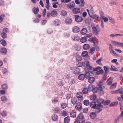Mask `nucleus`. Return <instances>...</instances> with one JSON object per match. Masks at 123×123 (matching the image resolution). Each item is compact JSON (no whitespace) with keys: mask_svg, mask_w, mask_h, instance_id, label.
<instances>
[{"mask_svg":"<svg viewBox=\"0 0 123 123\" xmlns=\"http://www.w3.org/2000/svg\"><path fill=\"white\" fill-rule=\"evenodd\" d=\"M96 95L95 94H94L90 96V98L91 100H94L96 99Z\"/></svg>","mask_w":123,"mask_h":123,"instance_id":"nucleus-35","label":"nucleus"},{"mask_svg":"<svg viewBox=\"0 0 123 123\" xmlns=\"http://www.w3.org/2000/svg\"><path fill=\"white\" fill-rule=\"evenodd\" d=\"M75 21L77 22H81L83 20V18L81 17L78 15H75Z\"/></svg>","mask_w":123,"mask_h":123,"instance_id":"nucleus-5","label":"nucleus"},{"mask_svg":"<svg viewBox=\"0 0 123 123\" xmlns=\"http://www.w3.org/2000/svg\"><path fill=\"white\" fill-rule=\"evenodd\" d=\"M88 54V52L86 51H83L82 53V55L83 56H87Z\"/></svg>","mask_w":123,"mask_h":123,"instance_id":"nucleus-39","label":"nucleus"},{"mask_svg":"<svg viewBox=\"0 0 123 123\" xmlns=\"http://www.w3.org/2000/svg\"><path fill=\"white\" fill-rule=\"evenodd\" d=\"M84 102V104L85 105L87 106L89 105V101L88 100H85Z\"/></svg>","mask_w":123,"mask_h":123,"instance_id":"nucleus-42","label":"nucleus"},{"mask_svg":"<svg viewBox=\"0 0 123 123\" xmlns=\"http://www.w3.org/2000/svg\"><path fill=\"white\" fill-rule=\"evenodd\" d=\"M54 23L55 25H58L60 24L61 22L59 20L55 19L54 21Z\"/></svg>","mask_w":123,"mask_h":123,"instance_id":"nucleus-30","label":"nucleus"},{"mask_svg":"<svg viewBox=\"0 0 123 123\" xmlns=\"http://www.w3.org/2000/svg\"><path fill=\"white\" fill-rule=\"evenodd\" d=\"M109 17H103L102 19L104 20V22L105 23H107L109 20Z\"/></svg>","mask_w":123,"mask_h":123,"instance_id":"nucleus-34","label":"nucleus"},{"mask_svg":"<svg viewBox=\"0 0 123 123\" xmlns=\"http://www.w3.org/2000/svg\"><path fill=\"white\" fill-rule=\"evenodd\" d=\"M73 12L75 14L79 13L80 12V8L78 7L74 8L72 10Z\"/></svg>","mask_w":123,"mask_h":123,"instance_id":"nucleus-6","label":"nucleus"},{"mask_svg":"<svg viewBox=\"0 0 123 123\" xmlns=\"http://www.w3.org/2000/svg\"><path fill=\"white\" fill-rule=\"evenodd\" d=\"M95 49L94 48H92L90 50V53L93 54L95 51Z\"/></svg>","mask_w":123,"mask_h":123,"instance_id":"nucleus-57","label":"nucleus"},{"mask_svg":"<svg viewBox=\"0 0 123 123\" xmlns=\"http://www.w3.org/2000/svg\"><path fill=\"white\" fill-rule=\"evenodd\" d=\"M77 102V99L75 98H73L71 99V103L74 105L76 104Z\"/></svg>","mask_w":123,"mask_h":123,"instance_id":"nucleus-21","label":"nucleus"},{"mask_svg":"<svg viewBox=\"0 0 123 123\" xmlns=\"http://www.w3.org/2000/svg\"><path fill=\"white\" fill-rule=\"evenodd\" d=\"M72 21V19L70 18H66L65 20V23L67 24L71 23Z\"/></svg>","mask_w":123,"mask_h":123,"instance_id":"nucleus-7","label":"nucleus"},{"mask_svg":"<svg viewBox=\"0 0 123 123\" xmlns=\"http://www.w3.org/2000/svg\"><path fill=\"white\" fill-rule=\"evenodd\" d=\"M95 78L93 77H90L88 79V81L90 83H93L95 81Z\"/></svg>","mask_w":123,"mask_h":123,"instance_id":"nucleus-20","label":"nucleus"},{"mask_svg":"<svg viewBox=\"0 0 123 123\" xmlns=\"http://www.w3.org/2000/svg\"><path fill=\"white\" fill-rule=\"evenodd\" d=\"M100 99H98V101L97 103L98 104H97L95 102H91L90 104L91 107L93 109H96L95 110V112L96 113H98L101 111L102 109L101 108L103 107V105L101 104V103L99 102V100Z\"/></svg>","mask_w":123,"mask_h":123,"instance_id":"nucleus-1","label":"nucleus"},{"mask_svg":"<svg viewBox=\"0 0 123 123\" xmlns=\"http://www.w3.org/2000/svg\"><path fill=\"white\" fill-rule=\"evenodd\" d=\"M92 119H94L96 117V113L93 112L91 113L90 115Z\"/></svg>","mask_w":123,"mask_h":123,"instance_id":"nucleus-25","label":"nucleus"},{"mask_svg":"<svg viewBox=\"0 0 123 123\" xmlns=\"http://www.w3.org/2000/svg\"><path fill=\"white\" fill-rule=\"evenodd\" d=\"M90 46L89 44H85L83 45V48L84 49L87 50L89 49Z\"/></svg>","mask_w":123,"mask_h":123,"instance_id":"nucleus-27","label":"nucleus"},{"mask_svg":"<svg viewBox=\"0 0 123 123\" xmlns=\"http://www.w3.org/2000/svg\"><path fill=\"white\" fill-rule=\"evenodd\" d=\"M109 18V21L112 24L115 23V22L114 19H113L112 18L110 17Z\"/></svg>","mask_w":123,"mask_h":123,"instance_id":"nucleus-48","label":"nucleus"},{"mask_svg":"<svg viewBox=\"0 0 123 123\" xmlns=\"http://www.w3.org/2000/svg\"><path fill=\"white\" fill-rule=\"evenodd\" d=\"M58 98L57 97H55L52 100V103L54 104H56L58 102Z\"/></svg>","mask_w":123,"mask_h":123,"instance_id":"nucleus-36","label":"nucleus"},{"mask_svg":"<svg viewBox=\"0 0 123 123\" xmlns=\"http://www.w3.org/2000/svg\"><path fill=\"white\" fill-rule=\"evenodd\" d=\"M87 88L88 89V91H91L93 90V88L92 85V84L88 86V88Z\"/></svg>","mask_w":123,"mask_h":123,"instance_id":"nucleus-44","label":"nucleus"},{"mask_svg":"<svg viewBox=\"0 0 123 123\" xmlns=\"http://www.w3.org/2000/svg\"><path fill=\"white\" fill-rule=\"evenodd\" d=\"M112 79L111 77L109 78L107 80V84L109 85H111L112 83Z\"/></svg>","mask_w":123,"mask_h":123,"instance_id":"nucleus-22","label":"nucleus"},{"mask_svg":"<svg viewBox=\"0 0 123 123\" xmlns=\"http://www.w3.org/2000/svg\"><path fill=\"white\" fill-rule=\"evenodd\" d=\"M121 117L123 118V111L121 112V114L118 117V119L120 118Z\"/></svg>","mask_w":123,"mask_h":123,"instance_id":"nucleus-63","label":"nucleus"},{"mask_svg":"<svg viewBox=\"0 0 123 123\" xmlns=\"http://www.w3.org/2000/svg\"><path fill=\"white\" fill-rule=\"evenodd\" d=\"M66 98L67 99H68L70 98L71 97V95L70 94H67L66 95Z\"/></svg>","mask_w":123,"mask_h":123,"instance_id":"nucleus-55","label":"nucleus"},{"mask_svg":"<svg viewBox=\"0 0 123 123\" xmlns=\"http://www.w3.org/2000/svg\"><path fill=\"white\" fill-rule=\"evenodd\" d=\"M1 37L3 38H5L7 37L6 34L4 32H3L1 34Z\"/></svg>","mask_w":123,"mask_h":123,"instance_id":"nucleus-50","label":"nucleus"},{"mask_svg":"<svg viewBox=\"0 0 123 123\" xmlns=\"http://www.w3.org/2000/svg\"><path fill=\"white\" fill-rule=\"evenodd\" d=\"M87 40L86 38L85 37H81L80 39V41L82 43H84L86 42Z\"/></svg>","mask_w":123,"mask_h":123,"instance_id":"nucleus-24","label":"nucleus"},{"mask_svg":"<svg viewBox=\"0 0 123 123\" xmlns=\"http://www.w3.org/2000/svg\"><path fill=\"white\" fill-rule=\"evenodd\" d=\"M73 73L75 74H77L80 72L79 68H76L74 70Z\"/></svg>","mask_w":123,"mask_h":123,"instance_id":"nucleus-19","label":"nucleus"},{"mask_svg":"<svg viewBox=\"0 0 123 123\" xmlns=\"http://www.w3.org/2000/svg\"><path fill=\"white\" fill-rule=\"evenodd\" d=\"M91 26L94 33L96 35L98 34L100 31V30L99 29L98 25H95L94 24H92Z\"/></svg>","mask_w":123,"mask_h":123,"instance_id":"nucleus-3","label":"nucleus"},{"mask_svg":"<svg viewBox=\"0 0 123 123\" xmlns=\"http://www.w3.org/2000/svg\"><path fill=\"white\" fill-rule=\"evenodd\" d=\"M57 116L55 114H54L52 116V119L53 121H56L57 119Z\"/></svg>","mask_w":123,"mask_h":123,"instance_id":"nucleus-32","label":"nucleus"},{"mask_svg":"<svg viewBox=\"0 0 123 123\" xmlns=\"http://www.w3.org/2000/svg\"><path fill=\"white\" fill-rule=\"evenodd\" d=\"M77 118H78L79 119V120H82L84 119V117L83 114L82 113L80 114H79L78 117Z\"/></svg>","mask_w":123,"mask_h":123,"instance_id":"nucleus-37","label":"nucleus"},{"mask_svg":"<svg viewBox=\"0 0 123 123\" xmlns=\"http://www.w3.org/2000/svg\"><path fill=\"white\" fill-rule=\"evenodd\" d=\"M86 10L89 16L91 15V14L92 13L94 12L93 9L92 7H91L90 10L88 9H87Z\"/></svg>","mask_w":123,"mask_h":123,"instance_id":"nucleus-18","label":"nucleus"},{"mask_svg":"<svg viewBox=\"0 0 123 123\" xmlns=\"http://www.w3.org/2000/svg\"><path fill=\"white\" fill-rule=\"evenodd\" d=\"M102 101L101 102H100L101 103H101L104 104V105H109L111 102V101L110 100H107L106 101L102 100L101 99Z\"/></svg>","mask_w":123,"mask_h":123,"instance_id":"nucleus-13","label":"nucleus"},{"mask_svg":"<svg viewBox=\"0 0 123 123\" xmlns=\"http://www.w3.org/2000/svg\"><path fill=\"white\" fill-rule=\"evenodd\" d=\"M67 105L65 103H63L61 105V108L62 109H64L67 106Z\"/></svg>","mask_w":123,"mask_h":123,"instance_id":"nucleus-52","label":"nucleus"},{"mask_svg":"<svg viewBox=\"0 0 123 123\" xmlns=\"http://www.w3.org/2000/svg\"><path fill=\"white\" fill-rule=\"evenodd\" d=\"M93 92L94 93H96L98 92V91L99 89L98 88L95 87L93 89Z\"/></svg>","mask_w":123,"mask_h":123,"instance_id":"nucleus-47","label":"nucleus"},{"mask_svg":"<svg viewBox=\"0 0 123 123\" xmlns=\"http://www.w3.org/2000/svg\"><path fill=\"white\" fill-rule=\"evenodd\" d=\"M76 81L75 79H71L70 81V83L71 84H74L76 83Z\"/></svg>","mask_w":123,"mask_h":123,"instance_id":"nucleus-58","label":"nucleus"},{"mask_svg":"<svg viewBox=\"0 0 123 123\" xmlns=\"http://www.w3.org/2000/svg\"><path fill=\"white\" fill-rule=\"evenodd\" d=\"M92 33H90L88 34H87L86 35V37L88 38H89L91 37H92Z\"/></svg>","mask_w":123,"mask_h":123,"instance_id":"nucleus-61","label":"nucleus"},{"mask_svg":"<svg viewBox=\"0 0 123 123\" xmlns=\"http://www.w3.org/2000/svg\"><path fill=\"white\" fill-rule=\"evenodd\" d=\"M1 100L2 101H5L6 100V98L5 96H3L1 98Z\"/></svg>","mask_w":123,"mask_h":123,"instance_id":"nucleus-54","label":"nucleus"},{"mask_svg":"<svg viewBox=\"0 0 123 123\" xmlns=\"http://www.w3.org/2000/svg\"><path fill=\"white\" fill-rule=\"evenodd\" d=\"M7 49L5 48H1L0 50L1 53L3 54L4 55L6 54L7 52Z\"/></svg>","mask_w":123,"mask_h":123,"instance_id":"nucleus-16","label":"nucleus"},{"mask_svg":"<svg viewBox=\"0 0 123 123\" xmlns=\"http://www.w3.org/2000/svg\"><path fill=\"white\" fill-rule=\"evenodd\" d=\"M55 4H58V2H56L55 3H53V8H57V6L56 5H55Z\"/></svg>","mask_w":123,"mask_h":123,"instance_id":"nucleus-62","label":"nucleus"},{"mask_svg":"<svg viewBox=\"0 0 123 123\" xmlns=\"http://www.w3.org/2000/svg\"><path fill=\"white\" fill-rule=\"evenodd\" d=\"M2 88L4 89H6L7 87V85L6 84H3L1 86Z\"/></svg>","mask_w":123,"mask_h":123,"instance_id":"nucleus-56","label":"nucleus"},{"mask_svg":"<svg viewBox=\"0 0 123 123\" xmlns=\"http://www.w3.org/2000/svg\"><path fill=\"white\" fill-rule=\"evenodd\" d=\"M88 92V89L86 87L84 88L82 90V92L83 94H86Z\"/></svg>","mask_w":123,"mask_h":123,"instance_id":"nucleus-28","label":"nucleus"},{"mask_svg":"<svg viewBox=\"0 0 123 123\" xmlns=\"http://www.w3.org/2000/svg\"><path fill=\"white\" fill-rule=\"evenodd\" d=\"M88 32V30L86 28H84L82 29L80 31V33L82 35H85Z\"/></svg>","mask_w":123,"mask_h":123,"instance_id":"nucleus-14","label":"nucleus"},{"mask_svg":"<svg viewBox=\"0 0 123 123\" xmlns=\"http://www.w3.org/2000/svg\"><path fill=\"white\" fill-rule=\"evenodd\" d=\"M82 104L80 102H78L76 104L75 108L77 110H80L82 109Z\"/></svg>","mask_w":123,"mask_h":123,"instance_id":"nucleus-10","label":"nucleus"},{"mask_svg":"<svg viewBox=\"0 0 123 123\" xmlns=\"http://www.w3.org/2000/svg\"><path fill=\"white\" fill-rule=\"evenodd\" d=\"M115 88V83H114L111 86V89H113Z\"/></svg>","mask_w":123,"mask_h":123,"instance_id":"nucleus-60","label":"nucleus"},{"mask_svg":"<svg viewBox=\"0 0 123 123\" xmlns=\"http://www.w3.org/2000/svg\"><path fill=\"white\" fill-rule=\"evenodd\" d=\"M33 10L34 13L35 14H37L39 11L38 8H34L33 9Z\"/></svg>","mask_w":123,"mask_h":123,"instance_id":"nucleus-45","label":"nucleus"},{"mask_svg":"<svg viewBox=\"0 0 123 123\" xmlns=\"http://www.w3.org/2000/svg\"><path fill=\"white\" fill-rule=\"evenodd\" d=\"M83 93L81 92H79L77 93L76 96L78 98L79 101H81L84 100V98L83 97Z\"/></svg>","mask_w":123,"mask_h":123,"instance_id":"nucleus-4","label":"nucleus"},{"mask_svg":"<svg viewBox=\"0 0 123 123\" xmlns=\"http://www.w3.org/2000/svg\"><path fill=\"white\" fill-rule=\"evenodd\" d=\"M57 12L55 11H52L51 13V16L55 17L56 16L57 14Z\"/></svg>","mask_w":123,"mask_h":123,"instance_id":"nucleus-26","label":"nucleus"},{"mask_svg":"<svg viewBox=\"0 0 123 123\" xmlns=\"http://www.w3.org/2000/svg\"><path fill=\"white\" fill-rule=\"evenodd\" d=\"M85 70H86L87 71V72H86L85 74H84L85 75V78L87 79L89 78V77L90 76V74L89 73V72L91 70L89 71L88 70L86 69Z\"/></svg>","mask_w":123,"mask_h":123,"instance_id":"nucleus-17","label":"nucleus"},{"mask_svg":"<svg viewBox=\"0 0 123 123\" xmlns=\"http://www.w3.org/2000/svg\"><path fill=\"white\" fill-rule=\"evenodd\" d=\"M116 46L123 47V43L116 42Z\"/></svg>","mask_w":123,"mask_h":123,"instance_id":"nucleus-29","label":"nucleus"},{"mask_svg":"<svg viewBox=\"0 0 123 123\" xmlns=\"http://www.w3.org/2000/svg\"><path fill=\"white\" fill-rule=\"evenodd\" d=\"M118 93L123 94V87L119 89L118 90L116 91V93Z\"/></svg>","mask_w":123,"mask_h":123,"instance_id":"nucleus-31","label":"nucleus"},{"mask_svg":"<svg viewBox=\"0 0 123 123\" xmlns=\"http://www.w3.org/2000/svg\"><path fill=\"white\" fill-rule=\"evenodd\" d=\"M88 40L89 41L93 43H95L96 42L95 40L93 37L89 39Z\"/></svg>","mask_w":123,"mask_h":123,"instance_id":"nucleus-43","label":"nucleus"},{"mask_svg":"<svg viewBox=\"0 0 123 123\" xmlns=\"http://www.w3.org/2000/svg\"><path fill=\"white\" fill-rule=\"evenodd\" d=\"M113 47L112 45L110 44L109 45V49L111 53L114 55H115V52L113 50Z\"/></svg>","mask_w":123,"mask_h":123,"instance_id":"nucleus-11","label":"nucleus"},{"mask_svg":"<svg viewBox=\"0 0 123 123\" xmlns=\"http://www.w3.org/2000/svg\"><path fill=\"white\" fill-rule=\"evenodd\" d=\"M72 31L74 32L77 33L80 31V28L77 26H75L73 27L72 30Z\"/></svg>","mask_w":123,"mask_h":123,"instance_id":"nucleus-9","label":"nucleus"},{"mask_svg":"<svg viewBox=\"0 0 123 123\" xmlns=\"http://www.w3.org/2000/svg\"><path fill=\"white\" fill-rule=\"evenodd\" d=\"M101 68L100 67H97L96 68H94L93 69V71H97L100 70Z\"/></svg>","mask_w":123,"mask_h":123,"instance_id":"nucleus-51","label":"nucleus"},{"mask_svg":"<svg viewBox=\"0 0 123 123\" xmlns=\"http://www.w3.org/2000/svg\"><path fill=\"white\" fill-rule=\"evenodd\" d=\"M77 65L78 67H86L85 70H88L89 71L92 70L93 68L90 65L89 62H78Z\"/></svg>","mask_w":123,"mask_h":123,"instance_id":"nucleus-2","label":"nucleus"},{"mask_svg":"<svg viewBox=\"0 0 123 123\" xmlns=\"http://www.w3.org/2000/svg\"><path fill=\"white\" fill-rule=\"evenodd\" d=\"M85 78V76L83 74H80L78 77L79 79L81 80H83Z\"/></svg>","mask_w":123,"mask_h":123,"instance_id":"nucleus-15","label":"nucleus"},{"mask_svg":"<svg viewBox=\"0 0 123 123\" xmlns=\"http://www.w3.org/2000/svg\"><path fill=\"white\" fill-rule=\"evenodd\" d=\"M69 121V117L68 116L65 118L64 120V123H68Z\"/></svg>","mask_w":123,"mask_h":123,"instance_id":"nucleus-33","label":"nucleus"},{"mask_svg":"<svg viewBox=\"0 0 123 123\" xmlns=\"http://www.w3.org/2000/svg\"><path fill=\"white\" fill-rule=\"evenodd\" d=\"M57 84L60 86H63V84L61 80H59L57 82Z\"/></svg>","mask_w":123,"mask_h":123,"instance_id":"nucleus-49","label":"nucleus"},{"mask_svg":"<svg viewBox=\"0 0 123 123\" xmlns=\"http://www.w3.org/2000/svg\"><path fill=\"white\" fill-rule=\"evenodd\" d=\"M80 120H79V119L78 118H77L76 119L75 122L74 123H80Z\"/></svg>","mask_w":123,"mask_h":123,"instance_id":"nucleus-64","label":"nucleus"},{"mask_svg":"<svg viewBox=\"0 0 123 123\" xmlns=\"http://www.w3.org/2000/svg\"><path fill=\"white\" fill-rule=\"evenodd\" d=\"M103 72V70L102 69H101L96 72V73L97 75H98L102 74Z\"/></svg>","mask_w":123,"mask_h":123,"instance_id":"nucleus-41","label":"nucleus"},{"mask_svg":"<svg viewBox=\"0 0 123 123\" xmlns=\"http://www.w3.org/2000/svg\"><path fill=\"white\" fill-rule=\"evenodd\" d=\"M1 43L3 46H5L6 45V41L4 39H2L0 40Z\"/></svg>","mask_w":123,"mask_h":123,"instance_id":"nucleus-40","label":"nucleus"},{"mask_svg":"<svg viewBox=\"0 0 123 123\" xmlns=\"http://www.w3.org/2000/svg\"><path fill=\"white\" fill-rule=\"evenodd\" d=\"M73 40L75 41H77L79 39V37L77 36L74 37L73 38Z\"/></svg>","mask_w":123,"mask_h":123,"instance_id":"nucleus-59","label":"nucleus"},{"mask_svg":"<svg viewBox=\"0 0 123 123\" xmlns=\"http://www.w3.org/2000/svg\"><path fill=\"white\" fill-rule=\"evenodd\" d=\"M90 16L92 19H97L99 22L100 21V19L99 16L96 14H94L93 15H91Z\"/></svg>","mask_w":123,"mask_h":123,"instance_id":"nucleus-8","label":"nucleus"},{"mask_svg":"<svg viewBox=\"0 0 123 123\" xmlns=\"http://www.w3.org/2000/svg\"><path fill=\"white\" fill-rule=\"evenodd\" d=\"M70 74H69L67 73L65 74L64 76L65 78L67 79H69L70 78Z\"/></svg>","mask_w":123,"mask_h":123,"instance_id":"nucleus-46","label":"nucleus"},{"mask_svg":"<svg viewBox=\"0 0 123 123\" xmlns=\"http://www.w3.org/2000/svg\"><path fill=\"white\" fill-rule=\"evenodd\" d=\"M70 116L73 117H75L76 116V113L74 110H72L70 112Z\"/></svg>","mask_w":123,"mask_h":123,"instance_id":"nucleus-12","label":"nucleus"},{"mask_svg":"<svg viewBox=\"0 0 123 123\" xmlns=\"http://www.w3.org/2000/svg\"><path fill=\"white\" fill-rule=\"evenodd\" d=\"M71 0H61V2L62 3H66L70 1Z\"/></svg>","mask_w":123,"mask_h":123,"instance_id":"nucleus-53","label":"nucleus"},{"mask_svg":"<svg viewBox=\"0 0 123 123\" xmlns=\"http://www.w3.org/2000/svg\"><path fill=\"white\" fill-rule=\"evenodd\" d=\"M104 69L106 72V73H107L109 72V66H104Z\"/></svg>","mask_w":123,"mask_h":123,"instance_id":"nucleus-38","label":"nucleus"},{"mask_svg":"<svg viewBox=\"0 0 123 123\" xmlns=\"http://www.w3.org/2000/svg\"><path fill=\"white\" fill-rule=\"evenodd\" d=\"M67 14V12L65 10H62L60 12V15L62 17L65 16Z\"/></svg>","mask_w":123,"mask_h":123,"instance_id":"nucleus-23","label":"nucleus"}]
</instances>
